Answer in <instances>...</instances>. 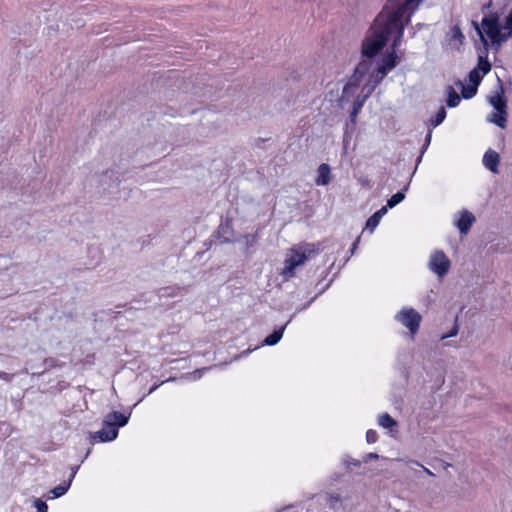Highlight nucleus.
Wrapping results in <instances>:
<instances>
[{"instance_id": "obj_42", "label": "nucleus", "mask_w": 512, "mask_h": 512, "mask_svg": "<svg viewBox=\"0 0 512 512\" xmlns=\"http://www.w3.org/2000/svg\"><path fill=\"white\" fill-rule=\"evenodd\" d=\"M78 469H79V466H72L71 467V475L69 477V479H71V482L73 481V479H74Z\"/></svg>"}, {"instance_id": "obj_20", "label": "nucleus", "mask_w": 512, "mask_h": 512, "mask_svg": "<svg viewBox=\"0 0 512 512\" xmlns=\"http://www.w3.org/2000/svg\"><path fill=\"white\" fill-rule=\"evenodd\" d=\"M456 85L461 86V96L464 99H471L477 93L478 87L473 84L465 85L460 80L456 82Z\"/></svg>"}, {"instance_id": "obj_18", "label": "nucleus", "mask_w": 512, "mask_h": 512, "mask_svg": "<svg viewBox=\"0 0 512 512\" xmlns=\"http://www.w3.org/2000/svg\"><path fill=\"white\" fill-rule=\"evenodd\" d=\"M447 92V99L446 104L450 108H454L458 106V104L461 101V96L455 91V89L452 86H448L446 89Z\"/></svg>"}, {"instance_id": "obj_23", "label": "nucleus", "mask_w": 512, "mask_h": 512, "mask_svg": "<svg viewBox=\"0 0 512 512\" xmlns=\"http://www.w3.org/2000/svg\"><path fill=\"white\" fill-rule=\"evenodd\" d=\"M55 363V360L53 358H45L42 362V369L41 367H35L31 366V369L33 370L32 375H42L44 374L48 368L53 367Z\"/></svg>"}, {"instance_id": "obj_14", "label": "nucleus", "mask_w": 512, "mask_h": 512, "mask_svg": "<svg viewBox=\"0 0 512 512\" xmlns=\"http://www.w3.org/2000/svg\"><path fill=\"white\" fill-rule=\"evenodd\" d=\"M318 176L315 180L317 185L325 186L328 185L331 181V169L330 166L326 163H322L318 167Z\"/></svg>"}, {"instance_id": "obj_11", "label": "nucleus", "mask_w": 512, "mask_h": 512, "mask_svg": "<svg viewBox=\"0 0 512 512\" xmlns=\"http://www.w3.org/2000/svg\"><path fill=\"white\" fill-rule=\"evenodd\" d=\"M373 62L372 59L366 58L358 63V65L354 69V73L352 74V78L361 83L363 78L368 75L371 71Z\"/></svg>"}, {"instance_id": "obj_27", "label": "nucleus", "mask_w": 512, "mask_h": 512, "mask_svg": "<svg viewBox=\"0 0 512 512\" xmlns=\"http://www.w3.org/2000/svg\"><path fill=\"white\" fill-rule=\"evenodd\" d=\"M385 76L386 75L379 73V69L376 68L371 73H369L368 81L377 87Z\"/></svg>"}, {"instance_id": "obj_5", "label": "nucleus", "mask_w": 512, "mask_h": 512, "mask_svg": "<svg viewBox=\"0 0 512 512\" xmlns=\"http://www.w3.org/2000/svg\"><path fill=\"white\" fill-rule=\"evenodd\" d=\"M395 319L414 335L419 330L422 316L415 309L404 307L396 314Z\"/></svg>"}, {"instance_id": "obj_34", "label": "nucleus", "mask_w": 512, "mask_h": 512, "mask_svg": "<svg viewBox=\"0 0 512 512\" xmlns=\"http://www.w3.org/2000/svg\"><path fill=\"white\" fill-rule=\"evenodd\" d=\"M34 507L37 509V512H48V505L41 499L34 501Z\"/></svg>"}, {"instance_id": "obj_7", "label": "nucleus", "mask_w": 512, "mask_h": 512, "mask_svg": "<svg viewBox=\"0 0 512 512\" xmlns=\"http://www.w3.org/2000/svg\"><path fill=\"white\" fill-rule=\"evenodd\" d=\"M307 260L305 251L296 250L288 259L285 260V267L282 275L285 278H290L294 275V270L299 265H302Z\"/></svg>"}, {"instance_id": "obj_10", "label": "nucleus", "mask_w": 512, "mask_h": 512, "mask_svg": "<svg viewBox=\"0 0 512 512\" xmlns=\"http://www.w3.org/2000/svg\"><path fill=\"white\" fill-rule=\"evenodd\" d=\"M475 220V216L471 212L463 210L460 214V218L456 222L459 232L461 234H467Z\"/></svg>"}, {"instance_id": "obj_8", "label": "nucleus", "mask_w": 512, "mask_h": 512, "mask_svg": "<svg viewBox=\"0 0 512 512\" xmlns=\"http://www.w3.org/2000/svg\"><path fill=\"white\" fill-rule=\"evenodd\" d=\"M391 48L392 51L383 57L381 64L377 67L379 73L382 75H387V73L394 69L399 63L396 49H394L393 46H391Z\"/></svg>"}, {"instance_id": "obj_35", "label": "nucleus", "mask_w": 512, "mask_h": 512, "mask_svg": "<svg viewBox=\"0 0 512 512\" xmlns=\"http://www.w3.org/2000/svg\"><path fill=\"white\" fill-rule=\"evenodd\" d=\"M377 440H378V434L375 430L370 429L366 432V441L369 444L375 443Z\"/></svg>"}, {"instance_id": "obj_32", "label": "nucleus", "mask_w": 512, "mask_h": 512, "mask_svg": "<svg viewBox=\"0 0 512 512\" xmlns=\"http://www.w3.org/2000/svg\"><path fill=\"white\" fill-rule=\"evenodd\" d=\"M376 86H374L372 83H370L367 80V83L362 88V98L365 100L372 94V92L375 90Z\"/></svg>"}, {"instance_id": "obj_1", "label": "nucleus", "mask_w": 512, "mask_h": 512, "mask_svg": "<svg viewBox=\"0 0 512 512\" xmlns=\"http://www.w3.org/2000/svg\"><path fill=\"white\" fill-rule=\"evenodd\" d=\"M130 413L125 415L118 411L108 413L102 424V429L95 433H90L93 440L100 442H109L117 438L118 429L124 427L129 421Z\"/></svg>"}, {"instance_id": "obj_38", "label": "nucleus", "mask_w": 512, "mask_h": 512, "mask_svg": "<svg viewBox=\"0 0 512 512\" xmlns=\"http://www.w3.org/2000/svg\"><path fill=\"white\" fill-rule=\"evenodd\" d=\"M376 459H379V455L377 453H368L364 456L363 458V462L364 463H368L369 461L371 460H376Z\"/></svg>"}, {"instance_id": "obj_29", "label": "nucleus", "mask_w": 512, "mask_h": 512, "mask_svg": "<svg viewBox=\"0 0 512 512\" xmlns=\"http://www.w3.org/2000/svg\"><path fill=\"white\" fill-rule=\"evenodd\" d=\"M502 29L506 30L507 32L503 33L506 35V37L511 38L512 37V12H510L506 17L504 21V26Z\"/></svg>"}, {"instance_id": "obj_25", "label": "nucleus", "mask_w": 512, "mask_h": 512, "mask_svg": "<svg viewBox=\"0 0 512 512\" xmlns=\"http://www.w3.org/2000/svg\"><path fill=\"white\" fill-rule=\"evenodd\" d=\"M359 85H360V83L358 81H356L355 79L350 77L347 84L343 87V92H342L343 97H349V96L354 95V93Z\"/></svg>"}, {"instance_id": "obj_41", "label": "nucleus", "mask_w": 512, "mask_h": 512, "mask_svg": "<svg viewBox=\"0 0 512 512\" xmlns=\"http://www.w3.org/2000/svg\"><path fill=\"white\" fill-rule=\"evenodd\" d=\"M359 242H360V236H358L356 238V240L354 241V243L352 244V246L350 248V255L351 256L355 253V251H356V249L358 247Z\"/></svg>"}, {"instance_id": "obj_45", "label": "nucleus", "mask_w": 512, "mask_h": 512, "mask_svg": "<svg viewBox=\"0 0 512 512\" xmlns=\"http://www.w3.org/2000/svg\"><path fill=\"white\" fill-rule=\"evenodd\" d=\"M330 499H331V501H336V502H338L340 500L339 496H336V497L331 496Z\"/></svg>"}, {"instance_id": "obj_46", "label": "nucleus", "mask_w": 512, "mask_h": 512, "mask_svg": "<svg viewBox=\"0 0 512 512\" xmlns=\"http://www.w3.org/2000/svg\"><path fill=\"white\" fill-rule=\"evenodd\" d=\"M207 370L206 368L202 369V370H196L194 373H198L199 374V377L201 376L202 372Z\"/></svg>"}, {"instance_id": "obj_21", "label": "nucleus", "mask_w": 512, "mask_h": 512, "mask_svg": "<svg viewBox=\"0 0 512 512\" xmlns=\"http://www.w3.org/2000/svg\"><path fill=\"white\" fill-rule=\"evenodd\" d=\"M365 101L366 100L364 98H362L361 96H358L354 100L353 106H352V111L350 113V121L352 122V124L356 123V117L359 114V112L361 111Z\"/></svg>"}, {"instance_id": "obj_2", "label": "nucleus", "mask_w": 512, "mask_h": 512, "mask_svg": "<svg viewBox=\"0 0 512 512\" xmlns=\"http://www.w3.org/2000/svg\"><path fill=\"white\" fill-rule=\"evenodd\" d=\"M497 90L494 95L488 97L489 104L494 108L489 121L504 129L507 123V100L505 97V91L501 79L497 78Z\"/></svg>"}, {"instance_id": "obj_9", "label": "nucleus", "mask_w": 512, "mask_h": 512, "mask_svg": "<svg viewBox=\"0 0 512 512\" xmlns=\"http://www.w3.org/2000/svg\"><path fill=\"white\" fill-rule=\"evenodd\" d=\"M233 236L232 221L229 219L222 220L218 226L216 237L221 239L223 243H230Z\"/></svg>"}, {"instance_id": "obj_6", "label": "nucleus", "mask_w": 512, "mask_h": 512, "mask_svg": "<svg viewBox=\"0 0 512 512\" xmlns=\"http://www.w3.org/2000/svg\"><path fill=\"white\" fill-rule=\"evenodd\" d=\"M450 260L443 251H435L429 261V268L439 277L445 276L450 268Z\"/></svg>"}, {"instance_id": "obj_13", "label": "nucleus", "mask_w": 512, "mask_h": 512, "mask_svg": "<svg viewBox=\"0 0 512 512\" xmlns=\"http://www.w3.org/2000/svg\"><path fill=\"white\" fill-rule=\"evenodd\" d=\"M185 291V287H181L175 284L159 288L157 294L160 298H174L177 296H182Z\"/></svg>"}, {"instance_id": "obj_15", "label": "nucleus", "mask_w": 512, "mask_h": 512, "mask_svg": "<svg viewBox=\"0 0 512 512\" xmlns=\"http://www.w3.org/2000/svg\"><path fill=\"white\" fill-rule=\"evenodd\" d=\"M447 38L450 44L461 45L463 43L465 37L459 24H455L450 27V30L447 33Z\"/></svg>"}, {"instance_id": "obj_39", "label": "nucleus", "mask_w": 512, "mask_h": 512, "mask_svg": "<svg viewBox=\"0 0 512 512\" xmlns=\"http://www.w3.org/2000/svg\"><path fill=\"white\" fill-rule=\"evenodd\" d=\"M358 182L362 185V186H365V187H368L370 188L372 186L371 184V181L370 179H368V177H360L358 179Z\"/></svg>"}, {"instance_id": "obj_19", "label": "nucleus", "mask_w": 512, "mask_h": 512, "mask_svg": "<svg viewBox=\"0 0 512 512\" xmlns=\"http://www.w3.org/2000/svg\"><path fill=\"white\" fill-rule=\"evenodd\" d=\"M408 190V184L397 193L393 194L388 200L385 206L388 208H393L399 203H401L405 199V192Z\"/></svg>"}, {"instance_id": "obj_44", "label": "nucleus", "mask_w": 512, "mask_h": 512, "mask_svg": "<svg viewBox=\"0 0 512 512\" xmlns=\"http://www.w3.org/2000/svg\"><path fill=\"white\" fill-rule=\"evenodd\" d=\"M157 388H158V385H156V384H155V385H153V386L149 389L148 394L153 393Z\"/></svg>"}, {"instance_id": "obj_4", "label": "nucleus", "mask_w": 512, "mask_h": 512, "mask_svg": "<svg viewBox=\"0 0 512 512\" xmlns=\"http://www.w3.org/2000/svg\"><path fill=\"white\" fill-rule=\"evenodd\" d=\"M473 25L479 37L481 34L488 41V38L502 34V26L500 24L497 13H490L482 18L481 25L473 21Z\"/></svg>"}, {"instance_id": "obj_16", "label": "nucleus", "mask_w": 512, "mask_h": 512, "mask_svg": "<svg viewBox=\"0 0 512 512\" xmlns=\"http://www.w3.org/2000/svg\"><path fill=\"white\" fill-rule=\"evenodd\" d=\"M387 211V206H383L371 215L366 221V229L372 232L378 226L381 218L387 213Z\"/></svg>"}, {"instance_id": "obj_28", "label": "nucleus", "mask_w": 512, "mask_h": 512, "mask_svg": "<svg viewBox=\"0 0 512 512\" xmlns=\"http://www.w3.org/2000/svg\"><path fill=\"white\" fill-rule=\"evenodd\" d=\"M491 40V46L495 49V50H498L501 46V44L503 42H505L506 40L509 39V37H506V35H504L503 33L500 34V35H497L495 37H491L489 38Z\"/></svg>"}, {"instance_id": "obj_36", "label": "nucleus", "mask_w": 512, "mask_h": 512, "mask_svg": "<svg viewBox=\"0 0 512 512\" xmlns=\"http://www.w3.org/2000/svg\"><path fill=\"white\" fill-rule=\"evenodd\" d=\"M458 330H459V327H458L457 318H456L455 319V324H454L453 328L448 333L444 334L441 338L442 339H446V338L454 337V336L457 335Z\"/></svg>"}, {"instance_id": "obj_43", "label": "nucleus", "mask_w": 512, "mask_h": 512, "mask_svg": "<svg viewBox=\"0 0 512 512\" xmlns=\"http://www.w3.org/2000/svg\"><path fill=\"white\" fill-rule=\"evenodd\" d=\"M113 174H114V172H113V171H109V170H107V171H105V173L103 174V177H111Z\"/></svg>"}, {"instance_id": "obj_17", "label": "nucleus", "mask_w": 512, "mask_h": 512, "mask_svg": "<svg viewBox=\"0 0 512 512\" xmlns=\"http://www.w3.org/2000/svg\"><path fill=\"white\" fill-rule=\"evenodd\" d=\"M290 321H291V319L285 325L281 326L278 329H275L271 334H269L267 337H265L262 344L267 345V346L276 345L281 340L283 333L285 331V328Z\"/></svg>"}, {"instance_id": "obj_30", "label": "nucleus", "mask_w": 512, "mask_h": 512, "mask_svg": "<svg viewBox=\"0 0 512 512\" xmlns=\"http://www.w3.org/2000/svg\"><path fill=\"white\" fill-rule=\"evenodd\" d=\"M431 138H432V130H429L426 137H425V141H424V144L421 148V151H420V155L419 157L417 158V164L421 162V159H422V156L423 154L425 153V151L427 150V148L429 147L430 145V142H431Z\"/></svg>"}, {"instance_id": "obj_33", "label": "nucleus", "mask_w": 512, "mask_h": 512, "mask_svg": "<svg viewBox=\"0 0 512 512\" xmlns=\"http://www.w3.org/2000/svg\"><path fill=\"white\" fill-rule=\"evenodd\" d=\"M343 463L346 465V468L349 470L350 468V465H353L355 467H360L361 466V461L359 460H356V459H353L352 457H350L349 455H345L343 457Z\"/></svg>"}, {"instance_id": "obj_37", "label": "nucleus", "mask_w": 512, "mask_h": 512, "mask_svg": "<svg viewBox=\"0 0 512 512\" xmlns=\"http://www.w3.org/2000/svg\"><path fill=\"white\" fill-rule=\"evenodd\" d=\"M299 251H305L308 259L310 255L315 252L314 245L305 244L304 246L299 248Z\"/></svg>"}, {"instance_id": "obj_3", "label": "nucleus", "mask_w": 512, "mask_h": 512, "mask_svg": "<svg viewBox=\"0 0 512 512\" xmlns=\"http://www.w3.org/2000/svg\"><path fill=\"white\" fill-rule=\"evenodd\" d=\"M481 43L483 47L479 51L477 65L468 73V81L477 87L480 85L483 76L488 74L492 68L488 60L489 42L482 34Z\"/></svg>"}, {"instance_id": "obj_12", "label": "nucleus", "mask_w": 512, "mask_h": 512, "mask_svg": "<svg viewBox=\"0 0 512 512\" xmlns=\"http://www.w3.org/2000/svg\"><path fill=\"white\" fill-rule=\"evenodd\" d=\"M499 162H500V156L496 151L489 149L488 151L485 152V154L483 156V164L491 172H493V173L498 172Z\"/></svg>"}, {"instance_id": "obj_22", "label": "nucleus", "mask_w": 512, "mask_h": 512, "mask_svg": "<svg viewBox=\"0 0 512 512\" xmlns=\"http://www.w3.org/2000/svg\"><path fill=\"white\" fill-rule=\"evenodd\" d=\"M378 424L383 428H387L392 430L394 427H397V421L392 418L388 413H383L378 418Z\"/></svg>"}, {"instance_id": "obj_24", "label": "nucleus", "mask_w": 512, "mask_h": 512, "mask_svg": "<svg viewBox=\"0 0 512 512\" xmlns=\"http://www.w3.org/2000/svg\"><path fill=\"white\" fill-rule=\"evenodd\" d=\"M70 486H71V479H68L67 481H64L61 484H59L58 486L54 487L51 490V493L53 494L54 498H59V497L63 496L68 491Z\"/></svg>"}, {"instance_id": "obj_40", "label": "nucleus", "mask_w": 512, "mask_h": 512, "mask_svg": "<svg viewBox=\"0 0 512 512\" xmlns=\"http://www.w3.org/2000/svg\"><path fill=\"white\" fill-rule=\"evenodd\" d=\"M0 378L6 382H11L14 378V374H9L6 372H0Z\"/></svg>"}, {"instance_id": "obj_26", "label": "nucleus", "mask_w": 512, "mask_h": 512, "mask_svg": "<svg viewBox=\"0 0 512 512\" xmlns=\"http://www.w3.org/2000/svg\"><path fill=\"white\" fill-rule=\"evenodd\" d=\"M446 118V110L443 106L439 108L434 117L429 120L430 125L435 128L439 126Z\"/></svg>"}, {"instance_id": "obj_31", "label": "nucleus", "mask_w": 512, "mask_h": 512, "mask_svg": "<svg viewBox=\"0 0 512 512\" xmlns=\"http://www.w3.org/2000/svg\"><path fill=\"white\" fill-rule=\"evenodd\" d=\"M246 249H249L256 245L258 242V234H247L244 236Z\"/></svg>"}]
</instances>
